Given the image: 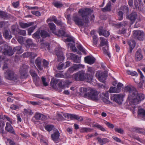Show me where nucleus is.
I'll use <instances>...</instances> for the list:
<instances>
[{
  "label": "nucleus",
  "mask_w": 145,
  "mask_h": 145,
  "mask_svg": "<svg viewBox=\"0 0 145 145\" xmlns=\"http://www.w3.org/2000/svg\"><path fill=\"white\" fill-rule=\"evenodd\" d=\"M104 47L103 48V51L104 53L108 56L109 57H110V54L108 51V45Z\"/></svg>",
  "instance_id": "nucleus-48"
},
{
  "label": "nucleus",
  "mask_w": 145,
  "mask_h": 145,
  "mask_svg": "<svg viewBox=\"0 0 145 145\" xmlns=\"http://www.w3.org/2000/svg\"><path fill=\"white\" fill-rule=\"evenodd\" d=\"M124 97V95L122 94H114L111 96L110 99L119 104H121L123 101Z\"/></svg>",
  "instance_id": "nucleus-8"
},
{
  "label": "nucleus",
  "mask_w": 145,
  "mask_h": 145,
  "mask_svg": "<svg viewBox=\"0 0 145 145\" xmlns=\"http://www.w3.org/2000/svg\"><path fill=\"white\" fill-rule=\"evenodd\" d=\"M17 40L19 42L22 44L23 43L24 41V37L22 36H19L18 37Z\"/></svg>",
  "instance_id": "nucleus-63"
},
{
  "label": "nucleus",
  "mask_w": 145,
  "mask_h": 145,
  "mask_svg": "<svg viewBox=\"0 0 145 145\" xmlns=\"http://www.w3.org/2000/svg\"><path fill=\"white\" fill-rule=\"evenodd\" d=\"M100 71H97L95 74V76L99 80L102 82H104L107 76V73L105 72L100 73Z\"/></svg>",
  "instance_id": "nucleus-11"
},
{
  "label": "nucleus",
  "mask_w": 145,
  "mask_h": 145,
  "mask_svg": "<svg viewBox=\"0 0 145 145\" xmlns=\"http://www.w3.org/2000/svg\"><path fill=\"white\" fill-rule=\"evenodd\" d=\"M127 22L126 21H123L122 22L117 23L116 24L115 26L118 28H119L123 26H125L127 24Z\"/></svg>",
  "instance_id": "nucleus-38"
},
{
  "label": "nucleus",
  "mask_w": 145,
  "mask_h": 145,
  "mask_svg": "<svg viewBox=\"0 0 145 145\" xmlns=\"http://www.w3.org/2000/svg\"><path fill=\"white\" fill-rule=\"evenodd\" d=\"M98 143L100 145H103L110 141V140L107 138H101L99 137L97 138Z\"/></svg>",
  "instance_id": "nucleus-25"
},
{
  "label": "nucleus",
  "mask_w": 145,
  "mask_h": 145,
  "mask_svg": "<svg viewBox=\"0 0 145 145\" xmlns=\"http://www.w3.org/2000/svg\"><path fill=\"white\" fill-rule=\"evenodd\" d=\"M69 56L70 59L72 60L73 62L76 63H80V57L78 55L73 53L69 54Z\"/></svg>",
  "instance_id": "nucleus-14"
},
{
  "label": "nucleus",
  "mask_w": 145,
  "mask_h": 145,
  "mask_svg": "<svg viewBox=\"0 0 145 145\" xmlns=\"http://www.w3.org/2000/svg\"><path fill=\"white\" fill-rule=\"evenodd\" d=\"M26 42L27 43V45L29 47H35L36 46V44L33 43L32 40L31 39H27L26 40Z\"/></svg>",
  "instance_id": "nucleus-41"
},
{
  "label": "nucleus",
  "mask_w": 145,
  "mask_h": 145,
  "mask_svg": "<svg viewBox=\"0 0 145 145\" xmlns=\"http://www.w3.org/2000/svg\"><path fill=\"white\" fill-rule=\"evenodd\" d=\"M42 59L39 57L37 58L35 60V63L38 68L40 70L43 69L42 66L41 65Z\"/></svg>",
  "instance_id": "nucleus-21"
},
{
  "label": "nucleus",
  "mask_w": 145,
  "mask_h": 145,
  "mask_svg": "<svg viewBox=\"0 0 145 145\" xmlns=\"http://www.w3.org/2000/svg\"><path fill=\"white\" fill-rule=\"evenodd\" d=\"M138 113L139 115L145 116V110L142 108L139 109Z\"/></svg>",
  "instance_id": "nucleus-51"
},
{
  "label": "nucleus",
  "mask_w": 145,
  "mask_h": 145,
  "mask_svg": "<svg viewBox=\"0 0 145 145\" xmlns=\"http://www.w3.org/2000/svg\"><path fill=\"white\" fill-rule=\"evenodd\" d=\"M118 90L115 87H111L110 88L109 90V92L111 93H119L118 91Z\"/></svg>",
  "instance_id": "nucleus-55"
},
{
  "label": "nucleus",
  "mask_w": 145,
  "mask_h": 145,
  "mask_svg": "<svg viewBox=\"0 0 145 145\" xmlns=\"http://www.w3.org/2000/svg\"><path fill=\"white\" fill-rule=\"evenodd\" d=\"M111 2L109 1L106 4V6L102 9V11L103 12L110 11H111Z\"/></svg>",
  "instance_id": "nucleus-29"
},
{
  "label": "nucleus",
  "mask_w": 145,
  "mask_h": 145,
  "mask_svg": "<svg viewBox=\"0 0 145 145\" xmlns=\"http://www.w3.org/2000/svg\"><path fill=\"white\" fill-rule=\"evenodd\" d=\"M129 45L130 47L129 51L130 53H131L132 51L133 48H134L135 46V42L132 41L131 42H130V43L129 44Z\"/></svg>",
  "instance_id": "nucleus-45"
},
{
  "label": "nucleus",
  "mask_w": 145,
  "mask_h": 145,
  "mask_svg": "<svg viewBox=\"0 0 145 145\" xmlns=\"http://www.w3.org/2000/svg\"><path fill=\"white\" fill-rule=\"evenodd\" d=\"M56 55L57 57V60L58 61H60L64 59V57L63 56V52L60 49L56 50Z\"/></svg>",
  "instance_id": "nucleus-18"
},
{
  "label": "nucleus",
  "mask_w": 145,
  "mask_h": 145,
  "mask_svg": "<svg viewBox=\"0 0 145 145\" xmlns=\"http://www.w3.org/2000/svg\"><path fill=\"white\" fill-rule=\"evenodd\" d=\"M84 60L86 63L90 65L93 64L95 61V59L93 57L90 56L85 57Z\"/></svg>",
  "instance_id": "nucleus-20"
},
{
  "label": "nucleus",
  "mask_w": 145,
  "mask_h": 145,
  "mask_svg": "<svg viewBox=\"0 0 145 145\" xmlns=\"http://www.w3.org/2000/svg\"><path fill=\"white\" fill-rule=\"evenodd\" d=\"M93 127H97L103 131H106L105 129L100 125L94 124L93 125Z\"/></svg>",
  "instance_id": "nucleus-57"
},
{
  "label": "nucleus",
  "mask_w": 145,
  "mask_h": 145,
  "mask_svg": "<svg viewBox=\"0 0 145 145\" xmlns=\"http://www.w3.org/2000/svg\"><path fill=\"white\" fill-rule=\"evenodd\" d=\"M41 36V33L40 31H38L33 35V37L35 39H39Z\"/></svg>",
  "instance_id": "nucleus-39"
},
{
  "label": "nucleus",
  "mask_w": 145,
  "mask_h": 145,
  "mask_svg": "<svg viewBox=\"0 0 145 145\" xmlns=\"http://www.w3.org/2000/svg\"><path fill=\"white\" fill-rule=\"evenodd\" d=\"M98 33L100 36L103 35L106 37H108L110 34L109 31L104 29L102 27H99Z\"/></svg>",
  "instance_id": "nucleus-15"
},
{
  "label": "nucleus",
  "mask_w": 145,
  "mask_h": 145,
  "mask_svg": "<svg viewBox=\"0 0 145 145\" xmlns=\"http://www.w3.org/2000/svg\"><path fill=\"white\" fill-rule=\"evenodd\" d=\"M138 15L136 12H133L129 14L127 16V18L133 24L137 19Z\"/></svg>",
  "instance_id": "nucleus-13"
},
{
  "label": "nucleus",
  "mask_w": 145,
  "mask_h": 145,
  "mask_svg": "<svg viewBox=\"0 0 145 145\" xmlns=\"http://www.w3.org/2000/svg\"><path fill=\"white\" fill-rule=\"evenodd\" d=\"M3 36L7 39H11L12 38V36L9 35V31L5 30L3 33Z\"/></svg>",
  "instance_id": "nucleus-40"
},
{
  "label": "nucleus",
  "mask_w": 145,
  "mask_h": 145,
  "mask_svg": "<svg viewBox=\"0 0 145 145\" xmlns=\"http://www.w3.org/2000/svg\"><path fill=\"white\" fill-rule=\"evenodd\" d=\"M13 50L14 52H16V54H21L23 52L21 46H17L14 47Z\"/></svg>",
  "instance_id": "nucleus-33"
},
{
  "label": "nucleus",
  "mask_w": 145,
  "mask_h": 145,
  "mask_svg": "<svg viewBox=\"0 0 145 145\" xmlns=\"http://www.w3.org/2000/svg\"><path fill=\"white\" fill-rule=\"evenodd\" d=\"M100 46H107L108 45V42L107 40L103 37H100Z\"/></svg>",
  "instance_id": "nucleus-27"
},
{
  "label": "nucleus",
  "mask_w": 145,
  "mask_h": 145,
  "mask_svg": "<svg viewBox=\"0 0 145 145\" xmlns=\"http://www.w3.org/2000/svg\"><path fill=\"white\" fill-rule=\"evenodd\" d=\"M45 129L48 131H51L53 129L54 126L53 125H48L45 126Z\"/></svg>",
  "instance_id": "nucleus-49"
},
{
  "label": "nucleus",
  "mask_w": 145,
  "mask_h": 145,
  "mask_svg": "<svg viewBox=\"0 0 145 145\" xmlns=\"http://www.w3.org/2000/svg\"><path fill=\"white\" fill-rule=\"evenodd\" d=\"M74 43H72L71 42H69L68 44L69 46H70V48L72 50V51L74 52H77V49L75 46Z\"/></svg>",
  "instance_id": "nucleus-35"
},
{
  "label": "nucleus",
  "mask_w": 145,
  "mask_h": 145,
  "mask_svg": "<svg viewBox=\"0 0 145 145\" xmlns=\"http://www.w3.org/2000/svg\"><path fill=\"white\" fill-rule=\"evenodd\" d=\"M6 142L10 145H14L16 144V143L13 140L10 139H7Z\"/></svg>",
  "instance_id": "nucleus-64"
},
{
  "label": "nucleus",
  "mask_w": 145,
  "mask_h": 145,
  "mask_svg": "<svg viewBox=\"0 0 145 145\" xmlns=\"http://www.w3.org/2000/svg\"><path fill=\"white\" fill-rule=\"evenodd\" d=\"M22 56L24 57H30L31 58H34L36 56L35 55L34 53L33 52H27L24 53Z\"/></svg>",
  "instance_id": "nucleus-28"
},
{
  "label": "nucleus",
  "mask_w": 145,
  "mask_h": 145,
  "mask_svg": "<svg viewBox=\"0 0 145 145\" xmlns=\"http://www.w3.org/2000/svg\"><path fill=\"white\" fill-rule=\"evenodd\" d=\"M77 48L79 49V50L83 52L84 54H86V53L85 50L84 49L83 47L81 45H79L77 46Z\"/></svg>",
  "instance_id": "nucleus-56"
},
{
  "label": "nucleus",
  "mask_w": 145,
  "mask_h": 145,
  "mask_svg": "<svg viewBox=\"0 0 145 145\" xmlns=\"http://www.w3.org/2000/svg\"><path fill=\"white\" fill-rule=\"evenodd\" d=\"M73 66L75 71H76L79 69H83L84 67V65L80 64H74Z\"/></svg>",
  "instance_id": "nucleus-34"
},
{
  "label": "nucleus",
  "mask_w": 145,
  "mask_h": 145,
  "mask_svg": "<svg viewBox=\"0 0 145 145\" xmlns=\"http://www.w3.org/2000/svg\"><path fill=\"white\" fill-rule=\"evenodd\" d=\"M18 33L21 35L25 36L26 35V32L24 30H20L18 31Z\"/></svg>",
  "instance_id": "nucleus-60"
},
{
  "label": "nucleus",
  "mask_w": 145,
  "mask_h": 145,
  "mask_svg": "<svg viewBox=\"0 0 145 145\" xmlns=\"http://www.w3.org/2000/svg\"><path fill=\"white\" fill-rule=\"evenodd\" d=\"M123 13L122 11H119L118 13V15L119 16L118 20H121L123 18Z\"/></svg>",
  "instance_id": "nucleus-59"
},
{
  "label": "nucleus",
  "mask_w": 145,
  "mask_h": 145,
  "mask_svg": "<svg viewBox=\"0 0 145 145\" xmlns=\"http://www.w3.org/2000/svg\"><path fill=\"white\" fill-rule=\"evenodd\" d=\"M57 25L61 26V29H64L65 27V25H64L62 22L60 20H57L54 22Z\"/></svg>",
  "instance_id": "nucleus-36"
},
{
  "label": "nucleus",
  "mask_w": 145,
  "mask_h": 145,
  "mask_svg": "<svg viewBox=\"0 0 145 145\" xmlns=\"http://www.w3.org/2000/svg\"><path fill=\"white\" fill-rule=\"evenodd\" d=\"M34 118L37 120H44L46 118L45 116L42 114L39 113H36L35 114L34 116Z\"/></svg>",
  "instance_id": "nucleus-26"
},
{
  "label": "nucleus",
  "mask_w": 145,
  "mask_h": 145,
  "mask_svg": "<svg viewBox=\"0 0 145 145\" xmlns=\"http://www.w3.org/2000/svg\"><path fill=\"white\" fill-rule=\"evenodd\" d=\"M18 28L16 25H13L11 27V30L12 33L16 35L18 33Z\"/></svg>",
  "instance_id": "nucleus-44"
},
{
  "label": "nucleus",
  "mask_w": 145,
  "mask_h": 145,
  "mask_svg": "<svg viewBox=\"0 0 145 145\" xmlns=\"http://www.w3.org/2000/svg\"><path fill=\"white\" fill-rule=\"evenodd\" d=\"M121 9L122 12L123 13H127L129 11L128 7L124 5L121 7Z\"/></svg>",
  "instance_id": "nucleus-43"
},
{
  "label": "nucleus",
  "mask_w": 145,
  "mask_h": 145,
  "mask_svg": "<svg viewBox=\"0 0 145 145\" xmlns=\"http://www.w3.org/2000/svg\"><path fill=\"white\" fill-rule=\"evenodd\" d=\"M34 24L33 22H29L24 23L22 22L19 23V25L20 27L22 28L25 29L29 27Z\"/></svg>",
  "instance_id": "nucleus-24"
},
{
  "label": "nucleus",
  "mask_w": 145,
  "mask_h": 145,
  "mask_svg": "<svg viewBox=\"0 0 145 145\" xmlns=\"http://www.w3.org/2000/svg\"><path fill=\"white\" fill-rule=\"evenodd\" d=\"M50 44L49 43L47 42H42L40 45V47L41 48H45L48 50H50Z\"/></svg>",
  "instance_id": "nucleus-31"
},
{
  "label": "nucleus",
  "mask_w": 145,
  "mask_h": 145,
  "mask_svg": "<svg viewBox=\"0 0 145 145\" xmlns=\"http://www.w3.org/2000/svg\"><path fill=\"white\" fill-rule=\"evenodd\" d=\"M41 36L43 38H46L50 36V35L46 31L42 30L41 32Z\"/></svg>",
  "instance_id": "nucleus-50"
},
{
  "label": "nucleus",
  "mask_w": 145,
  "mask_h": 145,
  "mask_svg": "<svg viewBox=\"0 0 145 145\" xmlns=\"http://www.w3.org/2000/svg\"><path fill=\"white\" fill-rule=\"evenodd\" d=\"M48 25L52 32L54 34H56L57 32L56 31V26L53 23H50L48 24Z\"/></svg>",
  "instance_id": "nucleus-30"
},
{
  "label": "nucleus",
  "mask_w": 145,
  "mask_h": 145,
  "mask_svg": "<svg viewBox=\"0 0 145 145\" xmlns=\"http://www.w3.org/2000/svg\"><path fill=\"white\" fill-rule=\"evenodd\" d=\"M54 133L51 135L52 140L55 143L59 142L60 140L59 138L60 133L57 129L54 130Z\"/></svg>",
  "instance_id": "nucleus-12"
},
{
  "label": "nucleus",
  "mask_w": 145,
  "mask_h": 145,
  "mask_svg": "<svg viewBox=\"0 0 145 145\" xmlns=\"http://www.w3.org/2000/svg\"><path fill=\"white\" fill-rule=\"evenodd\" d=\"M1 51L4 54L9 56L14 54L12 48L7 44H5L2 46Z\"/></svg>",
  "instance_id": "nucleus-7"
},
{
  "label": "nucleus",
  "mask_w": 145,
  "mask_h": 145,
  "mask_svg": "<svg viewBox=\"0 0 145 145\" xmlns=\"http://www.w3.org/2000/svg\"><path fill=\"white\" fill-rule=\"evenodd\" d=\"M4 76L6 79L14 82H17L18 78V75L11 69H8L4 72Z\"/></svg>",
  "instance_id": "nucleus-4"
},
{
  "label": "nucleus",
  "mask_w": 145,
  "mask_h": 145,
  "mask_svg": "<svg viewBox=\"0 0 145 145\" xmlns=\"http://www.w3.org/2000/svg\"><path fill=\"white\" fill-rule=\"evenodd\" d=\"M93 38V44L95 45H96L97 44L98 38L97 36L96 35H93L92 36Z\"/></svg>",
  "instance_id": "nucleus-53"
},
{
  "label": "nucleus",
  "mask_w": 145,
  "mask_h": 145,
  "mask_svg": "<svg viewBox=\"0 0 145 145\" xmlns=\"http://www.w3.org/2000/svg\"><path fill=\"white\" fill-rule=\"evenodd\" d=\"M30 73L31 76L33 77V80L35 82H36L39 79L37 74L35 72L34 70L31 69L30 71Z\"/></svg>",
  "instance_id": "nucleus-23"
},
{
  "label": "nucleus",
  "mask_w": 145,
  "mask_h": 145,
  "mask_svg": "<svg viewBox=\"0 0 145 145\" xmlns=\"http://www.w3.org/2000/svg\"><path fill=\"white\" fill-rule=\"evenodd\" d=\"M58 83L57 84V86L59 88L61 89L64 88L65 86V83L66 82L59 79L53 78L52 79L50 83L52 87L54 89H56L57 88L56 84Z\"/></svg>",
  "instance_id": "nucleus-6"
},
{
  "label": "nucleus",
  "mask_w": 145,
  "mask_h": 145,
  "mask_svg": "<svg viewBox=\"0 0 145 145\" xmlns=\"http://www.w3.org/2000/svg\"><path fill=\"white\" fill-rule=\"evenodd\" d=\"M65 37H67V38L66 39V40L67 42H72L74 43H75L74 38L72 36L66 34Z\"/></svg>",
  "instance_id": "nucleus-42"
},
{
  "label": "nucleus",
  "mask_w": 145,
  "mask_h": 145,
  "mask_svg": "<svg viewBox=\"0 0 145 145\" xmlns=\"http://www.w3.org/2000/svg\"><path fill=\"white\" fill-rule=\"evenodd\" d=\"M136 132L143 135L145 134V132L144 130L142 128H136L135 129Z\"/></svg>",
  "instance_id": "nucleus-46"
},
{
  "label": "nucleus",
  "mask_w": 145,
  "mask_h": 145,
  "mask_svg": "<svg viewBox=\"0 0 145 145\" xmlns=\"http://www.w3.org/2000/svg\"><path fill=\"white\" fill-rule=\"evenodd\" d=\"M127 73L129 75H131L132 76H136L137 75V73L135 71L131 72L129 70H127Z\"/></svg>",
  "instance_id": "nucleus-58"
},
{
  "label": "nucleus",
  "mask_w": 145,
  "mask_h": 145,
  "mask_svg": "<svg viewBox=\"0 0 145 145\" xmlns=\"http://www.w3.org/2000/svg\"><path fill=\"white\" fill-rule=\"evenodd\" d=\"M55 34L59 37H65L66 34L64 30H59L57 32V34Z\"/></svg>",
  "instance_id": "nucleus-37"
},
{
  "label": "nucleus",
  "mask_w": 145,
  "mask_h": 145,
  "mask_svg": "<svg viewBox=\"0 0 145 145\" xmlns=\"http://www.w3.org/2000/svg\"><path fill=\"white\" fill-rule=\"evenodd\" d=\"M3 118L2 116L1 115H0V134L1 133H1L2 134L5 133V131L3 129V127L5 125V123L4 121H3Z\"/></svg>",
  "instance_id": "nucleus-22"
},
{
  "label": "nucleus",
  "mask_w": 145,
  "mask_h": 145,
  "mask_svg": "<svg viewBox=\"0 0 145 145\" xmlns=\"http://www.w3.org/2000/svg\"><path fill=\"white\" fill-rule=\"evenodd\" d=\"M5 129L7 131L14 135H16L13 128L11 124L8 122H7L6 123V126Z\"/></svg>",
  "instance_id": "nucleus-17"
},
{
  "label": "nucleus",
  "mask_w": 145,
  "mask_h": 145,
  "mask_svg": "<svg viewBox=\"0 0 145 145\" xmlns=\"http://www.w3.org/2000/svg\"><path fill=\"white\" fill-rule=\"evenodd\" d=\"M10 17L9 14L3 11H0V18H8Z\"/></svg>",
  "instance_id": "nucleus-32"
},
{
  "label": "nucleus",
  "mask_w": 145,
  "mask_h": 145,
  "mask_svg": "<svg viewBox=\"0 0 145 145\" xmlns=\"http://www.w3.org/2000/svg\"><path fill=\"white\" fill-rule=\"evenodd\" d=\"M80 94L83 97L88 99L94 100H98L97 91L92 89H87L86 88H80Z\"/></svg>",
  "instance_id": "nucleus-3"
},
{
  "label": "nucleus",
  "mask_w": 145,
  "mask_h": 145,
  "mask_svg": "<svg viewBox=\"0 0 145 145\" xmlns=\"http://www.w3.org/2000/svg\"><path fill=\"white\" fill-rule=\"evenodd\" d=\"M53 5L57 8H60L62 7L63 5L62 4L59 2H56L53 3Z\"/></svg>",
  "instance_id": "nucleus-47"
},
{
  "label": "nucleus",
  "mask_w": 145,
  "mask_h": 145,
  "mask_svg": "<svg viewBox=\"0 0 145 145\" xmlns=\"http://www.w3.org/2000/svg\"><path fill=\"white\" fill-rule=\"evenodd\" d=\"M42 62L43 63V66L44 68H48V67L49 63L45 59H43Z\"/></svg>",
  "instance_id": "nucleus-62"
},
{
  "label": "nucleus",
  "mask_w": 145,
  "mask_h": 145,
  "mask_svg": "<svg viewBox=\"0 0 145 145\" xmlns=\"http://www.w3.org/2000/svg\"><path fill=\"white\" fill-rule=\"evenodd\" d=\"M125 90L128 93L127 100L134 105L139 103L145 98L144 95L138 93L136 89L133 86H126Z\"/></svg>",
  "instance_id": "nucleus-2"
},
{
  "label": "nucleus",
  "mask_w": 145,
  "mask_h": 145,
  "mask_svg": "<svg viewBox=\"0 0 145 145\" xmlns=\"http://www.w3.org/2000/svg\"><path fill=\"white\" fill-rule=\"evenodd\" d=\"M93 11V10L88 8L80 9L78 12L81 18L76 15L72 16V20L75 24L78 26H83L84 23L87 24L89 22V16Z\"/></svg>",
  "instance_id": "nucleus-1"
},
{
  "label": "nucleus",
  "mask_w": 145,
  "mask_h": 145,
  "mask_svg": "<svg viewBox=\"0 0 145 145\" xmlns=\"http://www.w3.org/2000/svg\"><path fill=\"white\" fill-rule=\"evenodd\" d=\"M57 20V19H56V17L55 16H52L51 17L48 19L47 20V22H48L49 21H53L55 22Z\"/></svg>",
  "instance_id": "nucleus-61"
},
{
  "label": "nucleus",
  "mask_w": 145,
  "mask_h": 145,
  "mask_svg": "<svg viewBox=\"0 0 145 145\" xmlns=\"http://www.w3.org/2000/svg\"><path fill=\"white\" fill-rule=\"evenodd\" d=\"M95 73V69L92 67H88V68L86 73V75L87 76L89 82H91L93 79Z\"/></svg>",
  "instance_id": "nucleus-10"
},
{
  "label": "nucleus",
  "mask_w": 145,
  "mask_h": 145,
  "mask_svg": "<svg viewBox=\"0 0 145 145\" xmlns=\"http://www.w3.org/2000/svg\"><path fill=\"white\" fill-rule=\"evenodd\" d=\"M36 27V25H35L34 26H32L30 27L28 29V35H31V33L33 31Z\"/></svg>",
  "instance_id": "nucleus-54"
},
{
  "label": "nucleus",
  "mask_w": 145,
  "mask_h": 145,
  "mask_svg": "<svg viewBox=\"0 0 145 145\" xmlns=\"http://www.w3.org/2000/svg\"><path fill=\"white\" fill-rule=\"evenodd\" d=\"M33 112L32 111V110L30 109H24V114H29L31 115L33 114Z\"/></svg>",
  "instance_id": "nucleus-52"
},
{
  "label": "nucleus",
  "mask_w": 145,
  "mask_h": 145,
  "mask_svg": "<svg viewBox=\"0 0 145 145\" xmlns=\"http://www.w3.org/2000/svg\"><path fill=\"white\" fill-rule=\"evenodd\" d=\"M143 58L142 51L140 49H138L136 52L135 59L137 61H140Z\"/></svg>",
  "instance_id": "nucleus-16"
},
{
  "label": "nucleus",
  "mask_w": 145,
  "mask_h": 145,
  "mask_svg": "<svg viewBox=\"0 0 145 145\" xmlns=\"http://www.w3.org/2000/svg\"><path fill=\"white\" fill-rule=\"evenodd\" d=\"M73 77L76 81H83L86 80L88 81V76L86 75L85 71L83 70L79 71L73 74Z\"/></svg>",
  "instance_id": "nucleus-5"
},
{
  "label": "nucleus",
  "mask_w": 145,
  "mask_h": 145,
  "mask_svg": "<svg viewBox=\"0 0 145 145\" xmlns=\"http://www.w3.org/2000/svg\"><path fill=\"white\" fill-rule=\"evenodd\" d=\"M133 34L135 37L140 40H143L145 39V33L140 30H135L133 31Z\"/></svg>",
  "instance_id": "nucleus-9"
},
{
  "label": "nucleus",
  "mask_w": 145,
  "mask_h": 145,
  "mask_svg": "<svg viewBox=\"0 0 145 145\" xmlns=\"http://www.w3.org/2000/svg\"><path fill=\"white\" fill-rule=\"evenodd\" d=\"M20 78L22 79L25 78L28 76L27 71L26 69L22 67L20 70Z\"/></svg>",
  "instance_id": "nucleus-19"
}]
</instances>
